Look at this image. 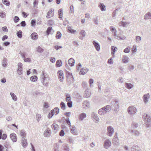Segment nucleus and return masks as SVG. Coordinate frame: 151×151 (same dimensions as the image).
<instances>
[{
    "label": "nucleus",
    "instance_id": "nucleus-4",
    "mask_svg": "<svg viewBox=\"0 0 151 151\" xmlns=\"http://www.w3.org/2000/svg\"><path fill=\"white\" fill-rule=\"evenodd\" d=\"M118 134L116 132L114 136V147L117 148L119 146V143L118 138Z\"/></svg>",
    "mask_w": 151,
    "mask_h": 151
},
{
    "label": "nucleus",
    "instance_id": "nucleus-42",
    "mask_svg": "<svg viewBox=\"0 0 151 151\" xmlns=\"http://www.w3.org/2000/svg\"><path fill=\"white\" fill-rule=\"evenodd\" d=\"M62 64V61L60 60H57L56 63V65L57 67H60L61 66Z\"/></svg>",
    "mask_w": 151,
    "mask_h": 151
},
{
    "label": "nucleus",
    "instance_id": "nucleus-29",
    "mask_svg": "<svg viewBox=\"0 0 151 151\" xmlns=\"http://www.w3.org/2000/svg\"><path fill=\"white\" fill-rule=\"evenodd\" d=\"M31 37L32 39L35 40L37 39L38 35L37 33L35 32H33L31 35Z\"/></svg>",
    "mask_w": 151,
    "mask_h": 151
},
{
    "label": "nucleus",
    "instance_id": "nucleus-25",
    "mask_svg": "<svg viewBox=\"0 0 151 151\" xmlns=\"http://www.w3.org/2000/svg\"><path fill=\"white\" fill-rule=\"evenodd\" d=\"M22 144L24 147H26L27 144V139L25 138L22 139Z\"/></svg>",
    "mask_w": 151,
    "mask_h": 151
},
{
    "label": "nucleus",
    "instance_id": "nucleus-32",
    "mask_svg": "<svg viewBox=\"0 0 151 151\" xmlns=\"http://www.w3.org/2000/svg\"><path fill=\"white\" fill-rule=\"evenodd\" d=\"M20 134L22 137V139L25 138L26 137V133L24 130H21L20 131Z\"/></svg>",
    "mask_w": 151,
    "mask_h": 151
},
{
    "label": "nucleus",
    "instance_id": "nucleus-46",
    "mask_svg": "<svg viewBox=\"0 0 151 151\" xmlns=\"http://www.w3.org/2000/svg\"><path fill=\"white\" fill-rule=\"evenodd\" d=\"M2 2L4 4L7 6H9L10 4L9 2L7 0H2Z\"/></svg>",
    "mask_w": 151,
    "mask_h": 151
},
{
    "label": "nucleus",
    "instance_id": "nucleus-39",
    "mask_svg": "<svg viewBox=\"0 0 151 151\" xmlns=\"http://www.w3.org/2000/svg\"><path fill=\"white\" fill-rule=\"evenodd\" d=\"M114 37L116 38V39H123V38H125L124 37L122 38H121L119 36H117V35L116 34L115 32L116 31V29L114 28Z\"/></svg>",
    "mask_w": 151,
    "mask_h": 151
},
{
    "label": "nucleus",
    "instance_id": "nucleus-53",
    "mask_svg": "<svg viewBox=\"0 0 151 151\" xmlns=\"http://www.w3.org/2000/svg\"><path fill=\"white\" fill-rule=\"evenodd\" d=\"M37 51L38 52L40 53H41L43 52V49L41 48L40 46H39L38 47Z\"/></svg>",
    "mask_w": 151,
    "mask_h": 151
},
{
    "label": "nucleus",
    "instance_id": "nucleus-54",
    "mask_svg": "<svg viewBox=\"0 0 151 151\" xmlns=\"http://www.w3.org/2000/svg\"><path fill=\"white\" fill-rule=\"evenodd\" d=\"M65 134V132L63 130H61L60 132L59 135L60 136H63Z\"/></svg>",
    "mask_w": 151,
    "mask_h": 151
},
{
    "label": "nucleus",
    "instance_id": "nucleus-58",
    "mask_svg": "<svg viewBox=\"0 0 151 151\" xmlns=\"http://www.w3.org/2000/svg\"><path fill=\"white\" fill-rule=\"evenodd\" d=\"M74 11V7L73 5H71L70 7V13H73Z\"/></svg>",
    "mask_w": 151,
    "mask_h": 151
},
{
    "label": "nucleus",
    "instance_id": "nucleus-57",
    "mask_svg": "<svg viewBox=\"0 0 151 151\" xmlns=\"http://www.w3.org/2000/svg\"><path fill=\"white\" fill-rule=\"evenodd\" d=\"M67 105L68 107H71L72 106V102L71 101L68 102L67 103Z\"/></svg>",
    "mask_w": 151,
    "mask_h": 151
},
{
    "label": "nucleus",
    "instance_id": "nucleus-36",
    "mask_svg": "<svg viewBox=\"0 0 151 151\" xmlns=\"http://www.w3.org/2000/svg\"><path fill=\"white\" fill-rule=\"evenodd\" d=\"M10 94L12 99L14 101H16L17 100V96L13 93L11 92Z\"/></svg>",
    "mask_w": 151,
    "mask_h": 151
},
{
    "label": "nucleus",
    "instance_id": "nucleus-33",
    "mask_svg": "<svg viewBox=\"0 0 151 151\" xmlns=\"http://www.w3.org/2000/svg\"><path fill=\"white\" fill-rule=\"evenodd\" d=\"M58 14L60 18H62L63 15V10L62 9H60L58 11Z\"/></svg>",
    "mask_w": 151,
    "mask_h": 151
},
{
    "label": "nucleus",
    "instance_id": "nucleus-16",
    "mask_svg": "<svg viewBox=\"0 0 151 151\" xmlns=\"http://www.w3.org/2000/svg\"><path fill=\"white\" fill-rule=\"evenodd\" d=\"M98 7L100 8L102 11H104L106 10V6L104 4L99 3L98 4Z\"/></svg>",
    "mask_w": 151,
    "mask_h": 151
},
{
    "label": "nucleus",
    "instance_id": "nucleus-7",
    "mask_svg": "<svg viewBox=\"0 0 151 151\" xmlns=\"http://www.w3.org/2000/svg\"><path fill=\"white\" fill-rule=\"evenodd\" d=\"M66 74L67 78V81H68V79H69L70 81L73 82V81L74 78L73 75H72V73L67 71L66 72Z\"/></svg>",
    "mask_w": 151,
    "mask_h": 151
},
{
    "label": "nucleus",
    "instance_id": "nucleus-64",
    "mask_svg": "<svg viewBox=\"0 0 151 151\" xmlns=\"http://www.w3.org/2000/svg\"><path fill=\"white\" fill-rule=\"evenodd\" d=\"M22 15L24 18H26L28 15L26 13L24 12H22Z\"/></svg>",
    "mask_w": 151,
    "mask_h": 151
},
{
    "label": "nucleus",
    "instance_id": "nucleus-15",
    "mask_svg": "<svg viewBox=\"0 0 151 151\" xmlns=\"http://www.w3.org/2000/svg\"><path fill=\"white\" fill-rule=\"evenodd\" d=\"M54 9H51L47 12V15L46 17L47 18H51L53 15Z\"/></svg>",
    "mask_w": 151,
    "mask_h": 151
},
{
    "label": "nucleus",
    "instance_id": "nucleus-8",
    "mask_svg": "<svg viewBox=\"0 0 151 151\" xmlns=\"http://www.w3.org/2000/svg\"><path fill=\"white\" fill-rule=\"evenodd\" d=\"M150 98V95L149 93H148L145 94L143 96L142 98L144 102L146 104L148 101V99Z\"/></svg>",
    "mask_w": 151,
    "mask_h": 151
},
{
    "label": "nucleus",
    "instance_id": "nucleus-44",
    "mask_svg": "<svg viewBox=\"0 0 151 151\" xmlns=\"http://www.w3.org/2000/svg\"><path fill=\"white\" fill-rule=\"evenodd\" d=\"M129 24V23L128 22L122 21L119 23V25L121 26L125 27L126 25L128 24Z\"/></svg>",
    "mask_w": 151,
    "mask_h": 151
},
{
    "label": "nucleus",
    "instance_id": "nucleus-31",
    "mask_svg": "<svg viewBox=\"0 0 151 151\" xmlns=\"http://www.w3.org/2000/svg\"><path fill=\"white\" fill-rule=\"evenodd\" d=\"M51 111H53L54 114H55L56 115L59 113V109L58 107H55L53 109V110H52Z\"/></svg>",
    "mask_w": 151,
    "mask_h": 151
},
{
    "label": "nucleus",
    "instance_id": "nucleus-34",
    "mask_svg": "<svg viewBox=\"0 0 151 151\" xmlns=\"http://www.w3.org/2000/svg\"><path fill=\"white\" fill-rule=\"evenodd\" d=\"M144 19H151V13L149 12L146 14Z\"/></svg>",
    "mask_w": 151,
    "mask_h": 151
},
{
    "label": "nucleus",
    "instance_id": "nucleus-30",
    "mask_svg": "<svg viewBox=\"0 0 151 151\" xmlns=\"http://www.w3.org/2000/svg\"><path fill=\"white\" fill-rule=\"evenodd\" d=\"M70 132L74 134H76V128L74 126H72L70 128Z\"/></svg>",
    "mask_w": 151,
    "mask_h": 151
},
{
    "label": "nucleus",
    "instance_id": "nucleus-20",
    "mask_svg": "<svg viewBox=\"0 0 151 151\" xmlns=\"http://www.w3.org/2000/svg\"><path fill=\"white\" fill-rule=\"evenodd\" d=\"M88 69L86 68H83L80 70L79 72V74L82 75L85 74L88 71Z\"/></svg>",
    "mask_w": 151,
    "mask_h": 151
},
{
    "label": "nucleus",
    "instance_id": "nucleus-41",
    "mask_svg": "<svg viewBox=\"0 0 151 151\" xmlns=\"http://www.w3.org/2000/svg\"><path fill=\"white\" fill-rule=\"evenodd\" d=\"M128 58L126 56H124L122 59V61L124 63H128Z\"/></svg>",
    "mask_w": 151,
    "mask_h": 151
},
{
    "label": "nucleus",
    "instance_id": "nucleus-1",
    "mask_svg": "<svg viewBox=\"0 0 151 151\" xmlns=\"http://www.w3.org/2000/svg\"><path fill=\"white\" fill-rule=\"evenodd\" d=\"M42 75L41 76V81L44 86H47L48 85V82L50 79V78L48 75L44 72H42Z\"/></svg>",
    "mask_w": 151,
    "mask_h": 151
},
{
    "label": "nucleus",
    "instance_id": "nucleus-50",
    "mask_svg": "<svg viewBox=\"0 0 151 151\" xmlns=\"http://www.w3.org/2000/svg\"><path fill=\"white\" fill-rule=\"evenodd\" d=\"M138 126V124L136 123H133L131 125L132 128H135L137 127Z\"/></svg>",
    "mask_w": 151,
    "mask_h": 151
},
{
    "label": "nucleus",
    "instance_id": "nucleus-35",
    "mask_svg": "<svg viewBox=\"0 0 151 151\" xmlns=\"http://www.w3.org/2000/svg\"><path fill=\"white\" fill-rule=\"evenodd\" d=\"M37 76H33L30 77V80L32 81L35 82L37 80Z\"/></svg>",
    "mask_w": 151,
    "mask_h": 151
},
{
    "label": "nucleus",
    "instance_id": "nucleus-38",
    "mask_svg": "<svg viewBox=\"0 0 151 151\" xmlns=\"http://www.w3.org/2000/svg\"><path fill=\"white\" fill-rule=\"evenodd\" d=\"M60 105L61 109L63 110L65 109L66 106L65 104L62 101L61 102Z\"/></svg>",
    "mask_w": 151,
    "mask_h": 151
},
{
    "label": "nucleus",
    "instance_id": "nucleus-40",
    "mask_svg": "<svg viewBox=\"0 0 151 151\" xmlns=\"http://www.w3.org/2000/svg\"><path fill=\"white\" fill-rule=\"evenodd\" d=\"M130 133H134L135 136H139L140 134L139 132L136 130H131Z\"/></svg>",
    "mask_w": 151,
    "mask_h": 151
},
{
    "label": "nucleus",
    "instance_id": "nucleus-49",
    "mask_svg": "<svg viewBox=\"0 0 151 151\" xmlns=\"http://www.w3.org/2000/svg\"><path fill=\"white\" fill-rule=\"evenodd\" d=\"M66 122V123L67 124L68 126H69V127H71V123L70 121L69 120V118H67L65 119Z\"/></svg>",
    "mask_w": 151,
    "mask_h": 151
},
{
    "label": "nucleus",
    "instance_id": "nucleus-21",
    "mask_svg": "<svg viewBox=\"0 0 151 151\" xmlns=\"http://www.w3.org/2000/svg\"><path fill=\"white\" fill-rule=\"evenodd\" d=\"M86 113H82L80 114L79 116V119L80 121H83L84 119L86 118Z\"/></svg>",
    "mask_w": 151,
    "mask_h": 151
},
{
    "label": "nucleus",
    "instance_id": "nucleus-47",
    "mask_svg": "<svg viewBox=\"0 0 151 151\" xmlns=\"http://www.w3.org/2000/svg\"><path fill=\"white\" fill-rule=\"evenodd\" d=\"M22 68H18L17 70V73L18 74L20 75L22 74Z\"/></svg>",
    "mask_w": 151,
    "mask_h": 151
},
{
    "label": "nucleus",
    "instance_id": "nucleus-14",
    "mask_svg": "<svg viewBox=\"0 0 151 151\" xmlns=\"http://www.w3.org/2000/svg\"><path fill=\"white\" fill-rule=\"evenodd\" d=\"M10 137L13 142H15L17 141V138L15 133H13L11 134L10 135Z\"/></svg>",
    "mask_w": 151,
    "mask_h": 151
},
{
    "label": "nucleus",
    "instance_id": "nucleus-59",
    "mask_svg": "<svg viewBox=\"0 0 151 151\" xmlns=\"http://www.w3.org/2000/svg\"><path fill=\"white\" fill-rule=\"evenodd\" d=\"M87 86V82L85 81H83L82 83V86L83 88H86Z\"/></svg>",
    "mask_w": 151,
    "mask_h": 151
},
{
    "label": "nucleus",
    "instance_id": "nucleus-55",
    "mask_svg": "<svg viewBox=\"0 0 151 151\" xmlns=\"http://www.w3.org/2000/svg\"><path fill=\"white\" fill-rule=\"evenodd\" d=\"M35 19H32L31 22V25L33 27L35 24L36 21Z\"/></svg>",
    "mask_w": 151,
    "mask_h": 151
},
{
    "label": "nucleus",
    "instance_id": "nucleus-24",
    "mask_svg": "<svg viewBox=\"0 0 151 151\" xmlns=\"http://www.w3.org/2000/svg\"><path fill=\"white\" fill-rule=\"evenodd\" d=\"M51 134L50 130L49 128H47L45 131L44 134L45 136L48 137L50 136Z\"/></svg>",
    "mask_w": 151,
    "mask_h": 151
},
{
    "label": "nucleus",
    "instance_id": "nucleus-28",
    "mask_svg": "<svg viewBox=\"0 0 151 151\" xmlns=\"http://www.w3.org/2000/svg\"><path fill=\"white\" fill-rule=\"evenodd\" d=\"M53 32L54 31L52 29L51 27H48L46 32L47 35H49L50 34H52Z\"/></svg>",
    "mask_w": 151,
    "mask_h": 151
},
{
    "label": "nucleus",
    "instance_id": "nucleus-10",
    "mask_svg": "<svg viewBox=\"0 0 151 151\" xmlns=\"http://www.w3.org/2000/svg\"><path fill=\"white\" fill-rule=\"evenodd\" d=\"M57 74L60 81L62 82L64 78L63 71L61 70H59L57 72Z\"/></svg>",
    "mask_w": 151,
    "mask_h": 151
},
{
    "label": "nucleus",
    "instance_id": "nucleus-18",
    "mask_svg": "<svg viewBox=\"0 0 151 151\" xmlns=\"http://www.w3.org/2000/svg\"><path fill=\"white\" fill-rule=\"evenodd\" d=\"M93 43L96 50L99 51L100 50V46L99 43L95 41H93Z\"/></svg>",
    "mask_w": 151,
    "mask_h": 151
},
{
    "label": "nucleus",
    "instance_id": "nucleus-2",
    "mask_svg": "<svg viewBox=\"0 0 151 151\" xmlns=\"http://www.w3.org/2000/svg\"><path fill=\"white\" fill-rule=\"evenodd\" d=\"M111 109L110 106L107 105L99 109L98 111V113L101 115H104L110 111Z\"/></svg>",
    "mask_w": 151,
    "mask_h": 151
},
{
    "label": "nucleus",
    "instance_id": "nucleus-19",
    "mask_svg": "<svg viewBox=\"0 0 151 151\" xmlns=\"http://www.w3.org/2000/svg\"><path fill=\"white\" fill-rule=\"evenodd\" d=\"M51 127L52 129L55 131V133H56L58 131L59 127L57 124H53L51 125Z\"/></svg>",
    "mask_w": 151,
    "mask_h": 151
},
{
    "label": "nucleus",
    "instance_id": "nucleus-26",
    "mask_svg": "<svg viewBox=\"0 0 151 151\" xmlns=\"http://www.w3.org/2000/svg\"><path fill=\"white\" fill-rule=\"evenodd\" d=\"M69 65L71 66H73L74 65L75 63V60L72 58L69 59L68 61Z\"/></svg>",
    "mask_w": 151,
    "mask_h": 151
},
{
    "label": "nucleus",
    "instance_id": "nucleus-11",
    "mask_svg": "<svg viewBox=\"0 0 151 151\" xmlns=\"http://www.w3.org/2000/svg\"><path fill=\"white\" fill-rule=\"evenodd\" d=\"M91 95V91L89 89L85 90L83 95V97L86 98L89 97Z\"/></svg>",
    "mask_w": 151,
    "mask_h": 151
},
{
    "label": "nucleus",
    "instance_id": "nucleus-6",
    "mask_svg": "<svg viewBox=\"0 0 151 151\" xmlns=\"http://www.w3.org/2000/svg\"><path fill=\"white\" fill-rule=\"evenodd\" d=\"M143 120L145 122H150L151 120V118L147 114H144L142 117Z\"/></svg>",
    "mask_w": 151,
    "mask_h": 151
},
{
    "label": "nucleus",
    "instance_id": "nucleus-5",
    "mask_svg": "<svg viewBox=\"0 0 151 151\" xmlns=\"http://www.w3.org/2000/svg\"><path fill=\"white\" fill-rule=\"evenodd\" d=\"M119 100L116 99L114 100V111L115 112H117L119 110Z\"/></svg>",
    "mask_w": 151,
    "mask_h": 151
},
{
    "label": "nucleus",
    "instance_id": "nucleus-9",
    "mask_svg": "<svg viewBox=\"0 0 151 151\" xmlns=\"http://www.w3.org/2000/svg\"><path fill=\"white\" fill-rule=\"evenodd\" d=\"M107 135L110 137L113 134V128L111 126H109L107 127Z\"/></svg>",
    "mask_w": 151,
    "mask_h": 151
},
{
    "label": "nucleus",
    "instance_id": "nucleus-37",
    "mask_svg": "<svg viewBox=\"0 0 151 151\" xmlns=\"http://www.w3.org/2000/svg\"><path fill=\"white\" fill-rule=\"evenodd\" d=\"M125 86L127 88L129 89H131L133 87V85L130 83H126Z\"/></svg>",
    "mask_w": 151,
    "mask_h": 151
},
{
    "label": "nucleus",
    "instance_id": "nucleus-52",
    "mask_svg": "<svg viewBox=\"0 0 151 151\" xmlns=\"http://www.w3.org/2000/svg\"><path fill=\"white\" fill-rule=\"evenodd\" d=\"M54 113L52 111H51L49 113L48 115V117L49 118H51L52 116L53 115Z\"/></svg>",
    "mask_w": 151,
    "mask_h": 151
},
{
    "label": "nucleus",
    "instance_id": "nucleus-12",
    "mask_svg": "<svg viewBox=\"0 0 151 151\" xmlns=\"http://www.w3.org/2000/svg\"><path fill=\"white\" fill-rule=\"evenodd\" d=\"M91 116L92 118L95 121V122H99V118L96 113L93 112L91 114Z\"/></svg>",
    "mask_w": 151,
    "mask_h": 151
},
{
    "label": "nucleus",
    "instance_id": "nucleus-61",
    "mask_svg": "<svg viewBox=\"0 0 151 151\" xmlns=\"http://www.w3.org/2000/svg\"><path fill=\"white\" fill-rule=\"evenodd\" d=\"M93 80L92 78H90V79L89 81V83L90 85V86H91V84L93 83Z\"/></svg>",
    "mask_w": 151,
    "mask_h": 151
},
{
    "label": "nucleus",
    "instance_id": "nucleus-45",
    "mask_svg": "<svg viewBox=\"0 0 151 151\" xmlns=\"http://www.w3.org/2000/svg\"><path fill=\"white\" fill-rule=\"evenodd\" d=\"M141 40V37L139 36H136V42L137 43H139L140 42Z\"/></svg>",
    "mask_w": 151,
    "mask_h": 151
},
{
    "label": "nucleus",
    "instance_id": "nucleus-27",
    "mask_svg": "<svg viewBox=\"0 0 151 151\" xmlns=\"http://www.w3.org/2000/svg\"><path fill=\"white\" fill-rule=\"evenodd\" d=\"M139 148L137 145H133L131 149V151H139Z\"/></svg>",
    "mask_w": 151,
    "mask_h": 151
},
{
    "label": "nucleus",
    "instance_id": "nucleus-51",
    "mask_svg": "<svg viewBox=\"0 0 151 151\" xmlns=\"http://www.w3.org/2000/svg\"><path fill=\"white\" fill-rule=\"evenodd\" d=\"M130 47H126L124 50V52L125 53H129L130 50Z\"/></svg>",
    "mask_w": 151,
    "mask_h": 151
},
{
    "label": "nucleus",
    "instance_id": "nucleus-63",
    "mask_svg": "<svg viewBox=\"0 0 151 151\" xmlns=\"http://www.w3.org/2000/svg\"><path fill=\"white\" fill-rule=\"evenodd\" d=\"M26 24L25 22L24 21H22L21 23V25L22 27H24L25 26Z\"/></svg>",
    "mask_w": 151,
    "mask_h": 151
},
{
    "label": "nucleus",
    "instance_id": "nucleus-43",
    "mask_svg": "<svg viewBox=\"0 0 151 151\" xmlns=\"http://www.w3.org/2000/svg\"><path fill=\"white\" fill-rule=\"evenodd\" d=\"M17 35L18 37L21 38L22 37V32L21 30H19L17 32Z\"/></svg>",
    "mask_w": 151,
    "mask_h": 151
},
{
    "label": "nucleus",
    "instance_id": "nucleus-22",
    "mask_svg": "<svg viewBox=\"0 0 151 151\" xmlns=\"http://www.w3.org/2000/svg\"><path fill=\"white\" fill-rule=\"evenodd\" d=\"M2 66L6 68L7 65V59L5 58H4L2 60Z\"/></svg>",
    "mask_w": 151,
    "mask_h": 151
},
{
    "label": "nucleus",
    "instance_id": "nucleus-3",
    "mask_svg": "<svg viewBox=\"0 0 151 151\" xmlns=\"http://www.w3.org/2000/svg\"><path fill=\"white\" fill-rule=\"evenodd\" d=\"M127 111L129 114L133 115L136 112L137 109L135 107L130 106L128 107Z\"/></svg>",
    "mask_w": 151,
    "mask_h": 151
},
{
    "label": "nucleus",
    "instance_id": "nucleus-62",
    "mask_svg": "<svg viewBox=\"0 0 151 151\" xmlns=\"http://www.w3.org/2000/svg\"><path fill=\"white\" fill-rule=\"evenodd\" d=\"M81 67V64L80 63H79L78 64V65L76 66V69L78 70V71L79 70V69Z\"/></svg>",
    "mask_w": 151,
    "mask_h": 151
},
{
    "label": "nucleus",
    "instance_id": "nucleus-23",
    "mask_svg": "<svg viewBox=\"0 0 151 151\" xmlns=\"http://www.w3.org/2000/svg\"><path fill=\"white\" fill-rule=\"evenodd\" d=\"M83 106L84 108H88L90 106V103L89 102L86 101H83Z\"/></svg>",
    "mask_w": 151,
    "mask_h": 151
},
{
    "label": "nucleus",
    "instance_id": "nucleus-17",
    "mask_svg": "<svg viewBox=\"0 0 151 151\" xmlns=\"http://www.w3.org/2000/svg\"><path fill=\"white\" fill-rule=\"evenodd\" d=\"M111 145L110 141L108 139H106L105 141L104 146L106 149H108Z\"/></svg>",
    "mask_w": 151,
    "mask_h": 151
},
{
    "label": "nucleus",
    "instance_id": "nucleus-56",
    "mask_svg": "<svg viewBox=\"0 0 151 151\" xmlns=\"http://www.w3.org/2000/svg\"><path fill=\"white\" fill-rule=\"evenodd\" d=\"M64 149L65 151H69V148L68 145H66L64 146Z\"/></svg>",
    "mask_w": 151,
    "mask_h": 151
},
{
    "label": "nucleus",
    "instance_id": "nucleus-48",
    "mask_svg": "<svg viewBox=\"0 0 151 151\" xmlns=\"http://www.w3.org/2000/svg\"><path fill=\"white\" fill-rule=\"evenodd\" d=\"M62 36V34L61 33L59 32H57L56 34V37L57 39H60L61 37Z\"/></svg>",
    "mask_w": 151,
    "mask_h": 151
},
{
    "label": "nucleus",
    "instance_id": "nucleus-60",
    "mask_svg": "<svg viewBox=\"0 0 151 151\" xmlns=\"http://www.w3.org/2000/svg\"><path fill=\"white\" fill-rule=\"evenodd\" d=\"M7 138V135L6 134H4L2 135V139L4 140H5L6 139V138Z\"/></svg>",
    "mask_w": 151,
    "mask_h": 151
},
{
    "label": "nucleus",
    "instance_id": "nucleus-13",
    "mask_svg": "<svg viewBox=\"0 0 151 151\" xmlns=\"http://www.w3.org/2000/svg\"><path fill=\"white\" fill-rule=\"evenodd\" d=\"M79 34L81 36H80L79 37V39L82 40H83V37H84L86 36V32L85 31L83 30H81Z\"/></svg>",
    "mask_w": 151,
    "mask_h": 151
}]
</instances>
